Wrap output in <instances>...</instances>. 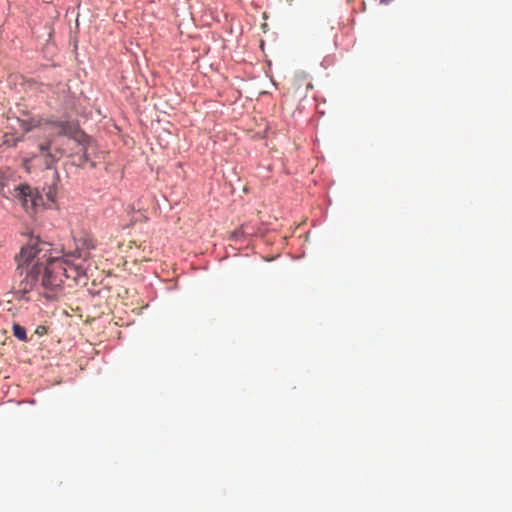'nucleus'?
<instances>
[{
    "instance_id": "f257e3e1",
    "label": "nucleus",
    "mask_w": 512,
    "mask_h": 512,
    "mask_svg": "<svg viewBox=\"0 0 512 512\" xmlns=\"http://www.w3.org/2000/svg\"><path fill=\"white\" fill-rule=\"evenodd\" d=\"M17 272L21 277L17 292L22 295L40 286L48 299L55 298L62 290L64 279L78 282L86 275L85 263H76L69 257L52 255L51 244L32 239L23 247L19 256Z\"/></svg>"
},
{
    "instance_id": "f03ea898",
    "label": "nucleus",
    "mask_w": 512,
    "mask_h": 512,
    "mask_svg": "<svg viewBox=\"0 0 512 512\" xmlns=\"http://www.w3.org/2000/svg\"><path fill=\"white\" fill-rule=\"evenodd\" d=\"M15 197L21 202L26 211L33 210L39 201V197L28 185H21L15 189Z\"/></svg>"
},
{
    "instance_id": "7ed1b4c3",
    "label": "nucleus",
    "mask_w": 512,
    "mask_h": 512,
    "mask_svg": "<svg viewBox=\"0 0 512 512\" xmlns=\"http://www.w3.org/2000/svg\"><path fill=\"white\" fill-rule=\"evenodd\" d=\"M41 156L44 159V164L47 169H50L55 162L58 161L59 157L53 154L51 150V141L47 140L38 145Z\"/></svg>"
},
{
    "instance_id": "20e7f679",
    "label": "nucleus",
    "mask_w": 512,
    "mask_h": 512,
    "mask_svg": "<svg viewBox=\"0 0 512 512\" xmlns=\"http://www.w3.org/2000/svg\"><path fill=\"white\" fill-rule=\"evenodd\" d=\"M83 246H85L87 251H85L83 253L78 252L77 256L69 255L68 257L71 260H74V262H76V263H85L86 267L88 268L87 260L90 257L89 250L94 249L96 247V243L94 242V240L90 239V240H86V242L83 243Z\"/></svg>"
},
{
    "instance_id": "39448f33",
    "label": "nucleus",
    "mask_w": 512,
    "mask_h": 512,
    "mask_svg": "<svg viewBox=\"0 0 512 512\" xmlns=\"http://www.w3.org/2000/svg\"><path fill=\"white\" fill-rule=\"evenodd\" d=\"M293 85H294L296 91H298L301 88V86H303V85H306L307 90L313 88L312 83L310 81H308L307 75H305V74H297L294 77Z\"/></svg>"
},
{
    "instance_id": "423d86ee",
    "label": "nucleus",
    "mask_w": 512,
    "mask_h": 512,
    "mask_svg": "<svg viewBox=\"0 0 512 512\" xmlns=\"http://www.w3.org/2000/svg\"><path fill=\"white\" fill-rule=\"evenodd\" d=\"M12 332H13L14 337H16L18 340L23 341V342L29 341L27 334H26V329L23 326H21L20 324L13 323Z\"/></svg>"
},
{
    "instance_id": "0eeeda50",
    "label": "nucleus",
    "mask_w": 512,
    "mask_h": 512,
    "mask_svg": "<svg viewBox=\"0 0 512 512\" xmlns=\"http://www.w3.org/2000/svg\"><path fill=\"white\" fill-rule=\"evenodd\" d=\"M81 151H82V155L79 157V165L85 166V164L89 161L87 149L81 148Z\"/></svg>"
},
{
    "instance_id": "6e6552de",
    "label": "nucleus",
    "mask_w": 512,
    "mask_h": 512,
    "mask_svg": "<svg viewBox=\"0 0 512 512\" xmlns=\"http://www.w3.org/2000/svg\"><path fill=\"white\" fill-rule=\"evenodd\" d=\"M68 125L67 124H61L60 125V129L59 131L57 132L58 135H67L69 133L68 131Z\"/></svg>"
},
{
    "instance_id": "1a4fd4ad",
    "label": "nucleus",
    "mask_w": 512,
    "mask_h": 512,
    "mask_svg": "<svg viewBox=\"0 0 512 512\" xmlns=\"http://www.w3.org/2000/svg\"><path fill=\"white\" fill-rule=\"evenodd\" d=\"M47 333V328L43 325H39L36 329H35V334L39 335V336H42L44 334Z\"/></svg>"
},
{
    "instance_id": "9d476101",
    "label": "nucleus",
    "mask_w": 512,
    "mask_h": 512,
    "mask_svg": "<svg viewBox=\"0 0 512 512\" xmlns=\"http://www.w3.org/2000/svg\"><path fill=\"white\" fill-rule=\"evenodd\" d=\"M4 187V183L0 181V190Z\"/></svg>"
}]
</instances>
